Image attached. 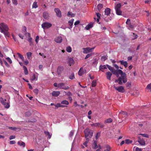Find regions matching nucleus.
Wrapping results in <instances>:
<instances>
[{"label":"nucleus","mask_w":151,"mask_h":151,"mask_svg":"<svg viewBox=\"0 0 151 151\" xmlns=\"http://www.w3.org/2000/svg\"><path fill=\"white\" fill-rule=\"evenodd\" d=\"M15 136H14V135H12V136H11L9 138L10 139V140H11V139H14V138H15Z\"/></svg>","instance_id":"nucleus-57"},{"label":"nucleus","mask_w":151,"mask_h":151,"mask_svg":"<svg viewBox=\"0 0 151 151\" xmlns=\"http://www.w3.org/2000/svg\"><path fill=\"white\" fill-rule=\"evenodd\" d=\"M110 11V9L108 8H106L105 10L104 14L103 15V18L106 22H108L109 20H111V18H109V19L106 18L109 15Z\"/></svg>","instance_id":"nucleus-3"},{"label":"nucleus","mask_w":151,"mask_h":151,"mask_svg":"<svg viewBox=\"0 0 151 151\" xmlns=\"http://www.w3.org/2000/svg\"><path fill=\"white\" fill-rule=\"evenodd\" d=\"M61 104H64L66 105H68L69 104V102L66 100H64L63 101L61 102Z\"/></svg>","instance_id":"nucleus-38"},{"label":"nucleus","mask_w":151,"mask_h":151,"mask_svg":"<svg viewBox=\"0 0 151 151\" xmlns=\"http://www.w3.org/2000/svg\"><path fill=\"white\" fill-rule=\"evenodd\" d=\"M107 58V57L106 56H103L102 57V59L104 61H105Z\"/></svg>","instance_id":"nucleus-50"},{"label":"nucleus","mask_w":151,"mask_h":151,"mask_svg":"<svg viewBox=\"0 0 151 151\" xmlns=\"http://www.w3.org/2000/svg\"><path fill=\"white\" fill-rule=\"evenodd\" d=\"M6 60L9 63H10L11 64L12 63V61L11 59L7 57L6 58Z\"/></svg>","instance_id":"nucleus-51"},{"label":"nucleus","mask_w":151,"mask_h":151,"mask_svg":"<svg viewBox=\"0 0 151 151\" xmlns=\"http://www.w3.org/2000/svg\"><path fill=\"white\" fill-rule=\"evenodd\" d=\"M28 41L30 43V45H31L32 44V38L31 37L29 38L28 39Z\"/></svg>","instance_id":"nucleus-45"},{"label":"nucleus","mask_w":151,"mask_h":151,"mask_svg":"<svg viewBox=\"0 0 151 151\" xmlns=\"http://www.w3.org/2000/svg\"><path fill=\"white\" fill-rule=\"evenodd\" d=\"M114 88L116 90L118 91L119 92L123 93L124 91V89L123 87L122 86H120L119 87H116L115 86H114Z\"/></svg>","instance_id":"nucleus-8"},{"label":"nucleus","mask_w":151,"mask_h":151,"mask_svg":"<svg viewBox=\"0 0 151 151\" xmlns=\"http://www.w3.org/2000/svg\"><path fill=\"white\" fill-rule=\"evenodd\" d=\"M84 74V71L83 70V68H81L78 72V74L80 76H82Z\"/></svg>","instance_id":"nucleus-23"},{"label":"nucleus","mask_w":151,"mask_h":151,"mask_svg":"<svg viewBox=\"0 0 151 151\" xmlns=\"http://www.w3.org/2000/svg\"><path fill=\"white\" fill-rule=\"evenodd\" d=\"M121 64L124 65L125 68L127 67L128 66L127 63V61H124V60H121L119 61Z\"/></svg>","instance_id":"nucleus-17"},{"label":"nucleus","mask_w":151,"mask_h":151,"mask_svg":"<svg viewBox=\"0 0 151 151\" xmlns=\"http://www.w3.org/2000/svg\"><path fill=\"white\" fill-rule=\"evenodd\" d=\"M9 129L13 130L15 131L17 129V128L16 127H8Z\"/></svg>","instance_id":"nucleus-48"},{"label":"nucleus","mask_w":151,"mask_h":151,"mask_svg":"<svg viewBox=\"0 0 151 151\" xmlns=\"http://www.w3.org/2000/svg\"><path fill=\"white\" fill-rule=\"evenodd\" d=\"M93 25V23H91L90 24H88L85 27V28L86 30H88L91 28Z\"/></svg>","instance_id":"nucleus-22"},{"label":"nucleus","mask_w":151,"mask_h":151,"mask_svg":"<svg viewBox=\"0 0 151 151\" xmlns=\"http://www.w3.org/2000/svg\"><path fill=\"white\" fill-rule=\"evenodd\" d=\"M63 70L64 68L63 66H58L57 69V73L58 74V75L60 74L63 71Z\"/></svg>","instance_id":"nucleus-10"},{"label":"nucleus","mask_w":151,"mask_h":151,"mask_svg":"<svg viewBox=\"0 0 151 151\" xmlns=\"http://www.w3.org/2000/svg\"><path fill=\"white\" fill-rule=\"evenodd\" d=\"M66 51L68 52H70L72 51V49L70 47L68 46L66 49Z\"/></svg>","instance_id":"nucleus-36"},{"label":"nucleus","mask_w":151,"mask_h":151,"mask_svg":"<svg viewBox=\"0 0 151 151\" xmlns=\"http://www.w3.org/2000/svg\"><path fill=\"white\" fill-rule=\"evenodd\" d=\"M69 78L70 79H73L75 78L74 74L73 73H72L69 76Z\"/></svg>","instance_id":"nucleus-32"},{"label":"nucleus","mask_w":151,"mask_h":151,"mask_svg":"<svg viewBox=\"0 0 151 151\" xmlns=\"http://www.w3.org/2000/svg\"><path fill=\"white\" fill-rule=\"evenodd\" d=\"M31 113L30 111H27L25 113V116H29L31 115Z\"/></svg>","instance_id":"nucleus-42"},{"label":"nucleus","mask_w":151,"mask_h":151,"mask_svg":"<svg viewBox=\"0 0 151 151\" xmlns=\"http://www.w3.org/2000/svg\"><path fill=\"white\" fill-rule=\"evenodd\" d=\"M121 4L120 3H119L115 5V10L120 9L121 7Z\"/></svg>","instance_id":"nucleus-19"},{"label":"nucleus","mask_w":151,"mask_h":151,"mask_svg":"<svg viewBox=\"0 0 151 151\" xmlns=\"http://www.w3.org/2000/svg\"><path fill=\"white\" fill-rule=\"evenodd\" d=\"M23 68L24 69V71L25 74L26 75H27L28 74V71L27 68L25 66H23Z\"/></svg>","instance_id":"nucleus-31"},{"label":"nucleus","mask_w":151,"mask_h":151,"mask_svg":"<svg viewBox=\"0 0 151 151\" xmlns=\"http://www.w3.org/2000/svg\"><path fill=\"white\" fill-rule=\"evenodd\" d=\"M138 142L141 145H145V141L143 138H141L140 137H138Z\"/></svg>","instance_id":"nucleus-9"},{"label":"nucleus","mask_w":151,"mask_h":151,"mask_svg":"<svg viewBox=\"0 0 151 151\" xmlns=\"http://www.w3.org/2000/svg\"><path fill=\"white\" fill-rule=\"evenodd\" d=\"M55 11L56 13V15L58 17H61V12L60 11L58 8H55Z\"/></svg>","instance_id":"nucleus-11"},{"label":"nucleus","mask_w":151,"mask_h":151,"mask_svg":"<svg viewBox=\"0 0 151 151\" xmlns=\"http://www.w3.org/2000/svg\"><path fill=\"white\" fill-rule=\"evenodd\" d=\"M112 122V119L111 118H109L106 119L104 121V123L105 124L106 123H111Z\"/></svg>","instance_id":"nucleus-25"},{"label":"nucleus","mask_w":151,"mask_h":151,"mask_svg":"<svg viewBox=\"0 0 151 151\" xmlns=\"http://www.w3.org/2000/svg\"><path fill=\"white\" fill-rule=\"evenodd\" d=\"M96 85V80H93L92 83V86L95 87Z\"/></svg>","instance_id":"nucleus-35"},{"label":"nucleus","mask_w":151,"mask_h":151,"mask_svg":"<svg viewBox=\"0 0 151 151\" xmlns=\"http://www.w3.org/2000/svg\"><path fill=\"white\" fill-rule=\"evenodd\" d=\"M95 47L90 48V47L84 48H83V52L84 53L86 54L88 52H91Z\"/></svg>","instance_id":"nucleus-7"},{"label":"nucleus","mask_w":151,"mask_h":151,"mask_svg":"<svg viewBox=\"0 0 151 151\" xmlns=\"http://www.w3.org/2000/svg\"><path fill=\"white\" fill-rule=\"evenodd\" d=\"M92 55V54L91 53H90L87 54L85 58V59H87L88 58L91 56Z\"/></svg>","instance_id":"nucleus-47"},{"label":"nucleus","mask_w":151,"mask_h":151,"mask_svg":"<svg viewBox=\"0 0 151 151\" xmlns=\"http://www.w3.org/2000/svg\"><path fill=\"white\" fill-rule=\"evenodd\" d=\"M103 5L102 4H99L97 6L98 9L99 11H100L101 10V9L103 7Z\"/></svg>","instance_id":"nucleus-29"},{"label":"nucleus","mask_w":151,"mask_h":151,"mask_svg":"<svg viewBox=\"0 0 151 151\" xmlns=\"http://www.w3.org/2000/svg\"><path fill=\"white\" fill-rule=\"evenodd\" d=\"M126 23L127 24H129L130 23V19H127Z\"/></svg>","instance_id":"nucleus-55"},{"label":"nucleus","mask_w":151,"mask_h":151,"mask_svg":"<svg viewBox=\"0 0 151 151\" xmlns=\"http://www.w3.org/2000/svg\"><path fill=\"white\" fill-rule=\"evenodd\" d=\"M117 72L118 73V75L119 74L121 75L123 73L122 71L120 69L117 70Z\"/></svg>","instance_id":"nucleus-49"},{"label":"nucleus","mask_w":151,"mask_h":151,"mask_svg":"<svg viewBox=\"0 0 151 151\" xmlns=\"http://www.w3.org/2000/svg\"><path fill=\"white\" fill-rule=\"evenodd\" d=\"M98 63L96 59H95L93 60V65L94 66H96Z\"/></svg>","instance_id":"nucleus-41"},{"label":"nucleus","mask_w":151,"mask_h":151,"mask_svg":"<svg viewBox=\"0 0 151 151\" xmlns=\"http://www.w3.org/2000/svg\"><path fill=\"white\" fill-rule=\"evenodd\" d=\"M104 125L102 123H100L99 124V127L102 128L104 127Z\"/></svg>","instance_id":"nucleus-63"},{"label":"nucleus","mask_w":151,"mask_h":151,"mask_svg":"<svg viewBox=\"0 0 151 151\" xmlns=\"http://www.w3.org/2000/svg\"><path fill=\"white\" fill-rule=\"evenodd\" d=\"M116 14L118 15H121L122 13V11L120 9H118V10H116Z\"/></svg>","instance_id":"nucleus-28"},{"label":"nucleus","mask_w":151,"mask_h":151,"mask_svg":"<svg viewBox=\"0 0 151 151\" xmlns=\"http://www.w3.org/2000/svg\"><path fill=\"white\" fill-rule=\"evenodd\" d=\"M84 134L86 138L88 137H91L93 134L92 131L88 128L84 130Z\"/></svg>","instance_id":"nucleus-4"},{"label":"nucleus","mask_w":151,"mask_h":151,"mask_svg":"<svg viewBox=\"0 0 151 151\" xmlns=\"http://www.w3.org/2000/svg\"><path fill=\"white\" fill-rule=\"evenodd\" d=\"M23 29L22 30V31L24 32V34L25 35L26 34V32L27 31L26 27L25 26H24L23 27Z\"/></svg>","instance_id":"nucleus-46"},{"label":"nucleus","mask_w":151,"mask_h":151,"mask_svg":"<svg viewBox=\"0 0 151 151\" xmlns=\"http://www.w3.org/2000/svg\"><path fill=\"white\" fill-rule=\"evenodd\" d=\"M96 14L98 17L96 19V21L97 22H99V19H100L101 14L99 13H96Z\"/></svg>","instance_id":"nucleus-30"},{"label":"nucleus","mask_w":151,"mask_h":151,"mask_svg":"<svg viewBox=\"0 0 151 151\" xmlns=\"http://www.w3.org/2000/svg\"><path fill=\"white\" fill-rule=\"evenodd\" d=\"M32 7L34 8H36L37 7V2L36 1H35L33 3L32 5Z\"/></svg>","instance_id":"nucleus-40"},{"label":"nucleus","mask_w":151,"mask_h":151,"mask_svg":"<svg viewBox=\"0 0 151 151\" xmlns=\"http://www.w3.org/2000/svg\"><path fill=\"white\" fill-rule=\"evenodd\" d=\"M18 144L20 146H22L23 147H24L25 146V143L21 141H19L18 142Z\"/></svg>","instance_id":"nucleus-21"},{"label":"nucleus","mask_w":151,"mask_h":151,"mask_svg":"<svg viewBox=\"0 0 151 151\" xmlns=\"http://www.w3.org/2000/svg\"><path fill=\"white\" fill-rule=\"evenodd\" d=\"M58 88L65 90H67L69 88L68 86H65L64 83H58Z\"/></svg>","instance_id":"nucleus-6"},{"label":"nucleus","mask_w":151,"mask_h":151,"mask_svg":"<svg viewBox=\"0 0 151 151\" xmlns=\"http://www.w3.org/2000/svg\"><path fill=\"white\" fill-rule=\"evenodd\" d=\"M15 143H16V142L14 140L11 141L10 142V144H11V145L14 144H15Z\"/></svg>","instance_id":"nucleus-60"},{"label":"nucleus","mask_w":151,"mask_h":151,"mask_svg":"<svg viewBox=\"0 0 151 151\" xmlns=\"http://www.w3.org/2000/svg\"><path fill=\"white\" fill-rule=\"evenodd\" d=\"M106 77L107 79L109 80L111 79V77L112 75V73L110 71H108L106 73Z\"/></svg>","instance_id":"nucleus-14"},{"label":"nucleus","mask_w":151,"mask_h":151,"mask_svg":"<svg viewBox=\"0 0 151 151\" xmlns=\"http://www.w3.org/2000/svg\"><path fill=\"white\" fill-rule=\"evenodd\" d=\"M132 142V141L129 139H126L125 140V142L127 144L131 143Z\"/></svg>","instance_id":"nucleus-37"},{"label":"nucleus","mask_w":151,"mask_h":151,"mask_svg":"<svg viewBox=\"0 0 151 151\" xmlns=\"http://www.w3.org/2000/svg\"><path fill=\"white\" fill-rule=\"evenodd\" d=\"M17 54L18 55L20 58L23 61H24V58L23 56L19 53H17Z\"/></svg>","instance_id":"nucleus-33"},{"label":"nucleus","mask_w":151,"mask_h":151,"mask_svg":"<svg viewBox=\"0 0 151 151\" xmlns=\"http://www.w3.org/2000/svg\"><path fill=\"white\" fill-rule=\"evenodd\" d=\"M112 72L113 73V74H114L115 75H118V73L117 72V70H115L114 71H112Z\"/></svg>","instance_id":"nucleus-53"},{"label":"nucleus","mask_w":151,"mask_h":151,"mask_svg":"<svg viewBox=\"0 0 151 151\" xmlns=\"http://www.w3.org/2000/svg\"><path fill=\"white\" fill-rule=\"evenodd\" d=\"M27 58L29 59L31 56L32 53L31 52H28L27 53Z\"/></svg>","instance_id":"nucleus-44"},{"label":"nucleus","mask_w":151,"mask_h":151,"mask_svg":"<svg viewBox=\"0 0 151 151\" xmlns=\"http://www.w3.org/2000/svg\"><path fill=\"white\" fill-rule=\"evenodd\" d=\"M43 16L45 19H48L49 18V14L47 12H45L43 13Z\"/></svg>","instance_id":"nucleus-12"},{"label":"nucleus","mask_w":151,"mask_h":151,"mask_svg":"<svg viewBox=\"0 0 151 151\" xmlns=\"http://www.w3.org/2000/svg\"><path fill=\"white\" fill-rule=\"evenodd\" d=\"M135 150V151H142V149L141 148L137 147L136 148Z\"/></svg>","instance_id":"nucleus-62"},{"label":"nucleus","mask_w":151,"mask_h":151,"mask_svg":"<svg viewBox=\"0 0 151 151\" xmlns=\"http://www.w3.org/2000/svg\"><path fill=\"white\" fill-rule=\"evenodd\" d=\"M33 92L36 93V94H37L38 92V90L37 88L35 89L34 90Z\"/></svg>","instance_id":"nucleus-56"},{"label":"nucleus","mask_w":151,"mask_h":151,"mask_svg":"<svg viewBox=\"0 0 151 151\" xmlns=\"http://www.w3.org/2000/svg\"><path fill=\"white\" fill-rule=\"evenodd\" d=\"M36 79V77L35 76V74H34V75H33V76L32 77V81H33L34 80H35Z\"/></svg>","instance_id":"nucleus-64"},{"label":"nucleus","mask_w":151,"mask_h":151,"mask_svg":"<svg viewBox=\"0 0 151 151\" xmlns=\"http://www.w3.org/2000/svg\"><path fill=\"white\" fill-rule=\"evenodd\" d=\"M1 103L4 106V107L6 108H8L9 107V105L8 103L5 102L4 100H1Z\"/></svg>","instance_id":"nucleus-13"},{"label":"nucleus","mask_w":151,"mask_h":151,"mask_svg":"<svg viewBox=\"0 0 151 151\" xmlns=\"http://www.w3.org/2000/svg\"><path fill=\"white\" fill-rule=\"evenodd\" d=\"M60 94V92L57 91H54L52 93V95L53 96L57 97Z\"/></svg>","instance_id":"nucleus-16"},{"label":"nucleus","mask_w":151,"mask_h":151,"mask_svg":"<svg viewBox=\"0 0 151 151\" xmlns=\"http://www.w3.org/2000/svg\"><path fill=\"white\" fill-rule=\"evenodd\" d=\"M75 14L72 13L71 12H70L69 11L68 12L67 16L71 17H73L75 16Z\"/></svg>","instance_id":"nucleus-27"},{"label":"nucleus","mask_w":151,"mask_h":151,"mask_svg":"<svg viewBox=\"0 0 151 151\" xmlns=\"http://www.w3.org/2000/svg\"><path fill=\"white\" fill-rule=\"evenodd\" d=\"M41 26L44 29H45L50 27L52 26V24L48 22H45L42 24Z\"/></svg>","instance_id":"nucleus-5"},{"label":"nucleus","mask_w":151,"mask_h":151,"mask_svg":"<svg viewBox=\"0 0 151 151\" xmlns=\"http://www.w3.org/2000/svg\"><path fill=\"white\" fill-rule=\"evenodd\" d=\"M9 28L8 26L4 23H1L0 24V31L3 33L6 37H9L10 34L8 32Z\"/></svg>","instance_id":"nucleus-1"},{"label":"nucleus","mask_w":151,"mask_h":151,"mask_svg":"<svg viewBox=\"0 0 151 151\" xmlns=\"http://www.w3.org/2000/svg\"><path fill=\"white\" fill-rule=\"evenodd\" d=\"M121 76L117 80H116L115 82H118V83L120 85H122V80L124 83H125L127 81V75L125 73H123L122 74H121Z\"/></svg>","instance_id":"nucleus-2"},{"label":"nucleus","mask_w":151,"mask_h":151,"mask_svg":"<svg viewBox=\"0 0 151 151\" xmlns=\"http://www.w3.org/2000/svg\"><path fill=\"white\" fill-rule=\"evenodd\" d=\"M55 41L57 43H60L62 41V37L61 36L57 37L55 38Z\"/></svg>","instance_id":"nucleus-15"},{"label":"nucleus","mask_w":151,"mask_h":151,"mask_svg":"<svg viewBox=\"0 0 151 151\" xmlns=\"http://www.w3.org/2000/svg\"><path fill=\"white\" fill-rule=\"evenodd\" d=\"M146 88L149 90L150 92H151V83L147 86Z\"/></svg>","instance_id":"nucleus-39"},{"label":"nucleus","mask_w":151,"mask_h":151,"mask_svg":"<svg viewBox=\"0 0 151 151\" xmlns=\"http://www.w3.org/2000/svg\"><path fill=\"white\" fill-rule=\"evenodd\" d=\"M68 62L69 64V65L70 66L74 63V61L72 58H70L68 59Z\"/></svg>","instance_id":"nucleus-18"},{"label":"nucleus","mask_w":151,"mask_h":151,"mask_svg":"<svg viewBox=\"0 0 151 151\" xmlns=\"http://www.w3.org/2000/svg\"><path fill=\"white\" fill-rule=\"evenodd\" d=\"M73 21L74 19H72L70 20L69 21H68V24L69 25L71 26L73 24Z\"/></svg>","instance_id":"nucleus-34"},{"label":"nucleus","mask_w":151,"mask_h":151,"mask_svg":"<svg viewBox=\"0 0 151 151\" xmlns=\"http://www.w3.org/2000/svg\"><path fill=\"white\" fill-rule=\"evenodd\" d=\"M119 113L120 115L123 116V117H126L127 116V113L125 112L121 111H119Z\"/></svg>","instance_id":"nucleus-20"},{"label":"nucleus","mask_w":151,"mask_h":151,"mask_svg":"<svg viewBox=\"0 0 151 151\" xmlns=\"http://www.w3.org/2000/svg\"><path fill=\"white\" fill-rule=\"evenodd\" d=\"M80 23V22L79 21H76L74 23V24L75 25H78V24H79Z\"/></svg>","instance_id":"nucleus-61"},{"label":"nucleus","mask_w":151,"mask_h":151,"mask_svg":"<svg viewBox=\"0 0 151 151\" xmlns=\"http://www.w3.org/2000/svg\"><path fill=\"white\" fill-rule=\"evenodd\" d=\"M12 2L13 4L17 5V1L16 0H12Z\"/></svg>","instance_id":"nucleus-58"},{"label":"nucleus","mask_w":151,"mask_h":151,"mask_svg":"<svg viewBox=\"0 0 151 151\" xmlns=\"http://www.w3.org/2000/svg\"><path fill=\"white\" fill-rule=\"evenodd\" d=\"M39 40V36H37L36 37V39H35V42L37 44L38 40Z\"/></svg>","instance_id":"nucleus-54"},{"label":"nucleus","mask_w":151,"mask_h":151,"mask_svg":"<svg viewBox=\"0 0 151 151\" xmlns=\"http://www.w3.org/2000/svg\"><path fill=\"white\" fill-rule=\"evenodd\" d=\"M106 66H107L108 68L112 72L113 71L114 68H113L111 67L110 65H106Z\"/></svg>","instance_id":"nucleus-43"},{"label":"nucleus","mask_w":151,"mask_h":151,"mask_svg":"<svg viewBox=\"0 0 151 151\" xmlns=\"http://www.w3.org/2000/svg\"><path fill=\"white\" fill-rule=\"evenodd\" d=\"M106 147L107 148V149L106 150H108L110 151V150H111V147L109 145H106Z\"/></svg>","instance_id":"nucleus-59"},{"label":"nucleus","mask_w":151,"mask_h":151,"mask_svg":"<svg viewBox=\"0 0 151 151\" xmlns=\"http://www.w3.org/2000/svg\"><path fill=\"white\" fill-rule=\"evenodd\" d=\"M97 142L95 141L94 143L92 145V147L93 149H96L98 147L97 145Z\"/></svg>","instance_id":"nucleus-26"},{"label":"nucleus","mask_w":151,"mask_h":151,"mask_svg":"<svg viewBox=\"0 0 151 151\" xmlns=\"http://www.w3.org/2000/svg\"><path fill=\"white\" fill-rule=\"evenodd\" d=\"M140 135H142L143 137H144L146 138H148L149 137L148 135L147 134H141Z\"/></svg>","instance_id":"nucleus-52"},{"label":"nucleus","mask_w":151,"mask_h":151,"mask_svg":"<svg viewBox=\"0 0 151 151\" xmlns=\"http://www.w3.org/2000/svg\"><path fill=\"white\" fill-rule=\"evenodd\" d=\"M99 70H101L102 72H104V71L102 70L103 69H106L107 68L106 67V65H101L99 66Z\"/></svg>","instance_id":"nucleus-24"}]
</instances>
